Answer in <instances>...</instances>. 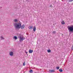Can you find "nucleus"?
Instances as JSON below:
<instances>
[{
	"label": "nucleus",
	"instance_id": "423d86ee",
	"mask_svg": "<svg viewBox=\"0 0 73 73\" xmlns=\"http://www.w3.org/2000/svg\"><path fill=\"white\" fill-rule=\"evenodd\" d=\"M9 54L10 56H13V52H9Z\"/></svg>",
	"mask_w": 73,
	"mask_h": 73
},
{
	"label": "nucleus",
	"instance_id": "f03ea898",
	"mask_svg": "<svg viewBox=\"0 0 73 73\" xmlns=\"http://www.w3.org/2000/svg\"><path fill=\"white\" fill-rule=\"evenodd\" d=\"M25 27V26H24V25L23 24L21 26V23L20 22L19 23V29H20V28H21V29H24Z\"/></svg>",
	"mask_w": 73,
	"mask_h": 73
},
{
	"label": "nucleus",
	"instance_id": "6e6552de",
	"mask_svg": "<svg viewBox=\"0 0 73 73\" xmlns=\"http://www.w3.org/2000/svg\"><path fill=\"white\" fill-rule=\"evenodd\" d=\"M36 28L35 26H34L33 28V31L34 32H35V31H36Z\"/></svg>",
	"mask_w": 73,
	"mask_h": 73
},
{
	"label": "nucleus",
	"instance_id": "5701e85b",
	"mask_svg": "<svg viewBox=\"0 0 73 73\" xmlns=\"http://www.w3.org/2000/svg\"><path fill=\"white\" fill-rule=\"evenodd\" d=\"M26 54H27V53H28L27 52H26Z\"/></svg>",
	"mask_w": 73,
	"mask_h": 73
},
{
	"label": "nucleus",
	"instance_id": "f257e3e1",
	"mask_svg": "<svg viewBox=\"0 0 73 73\" xmlns=\"http://www.w3.org/2000/svg\"><path fill=\"white\" fill-rule=\"evenodd\" d=\"M67 28L69 32H71L73 33V25H71L68 26Z\"/></svg>",
	"mask_w": 73,
	"mask_h": 73
},
{
	"label": "nucleus",
	"instance_id": "a211bd4d",
	"mask_svg": "<svg viewBox=\"0 0 73 73\" xmlns=\"http://www.w3.org/2000/svg\"><path fill=\"white\" fill-rule=\"evenodd\" d=\"M68 1L69 2H72V1H73V0H68Z\"/></svg>",
	"mask_w": 73,
	"mask_h": 73
},
{
	"label": "nucleus",
	"instance_id": "ddd939ff",
	"mask_svg": "<svg viewBox=\"0 0 73 73\" xmlns=\"http://www.w3.org/2000/svg\"><path fill=\"white\" fill-rule=\"evenodd\" d=\"M62 24H65V23L64 22V21H62Z\"/></svg>",
	"mask_w": 73,
	"mask_h": 73
},
{
	"label": "nucleus",
	"instance_id": "4be33fe9",
	"mask_svg": "<svg viewBox=\"0 0 73 73\" xmlns=\"http://www.w3.org/2000/svg\"><path fill=\"white\" fill-rule=\"evenodd\" d=\"M71 49L72 50H73V46H72V48H71Z\"/></svg>",
	"mask_w": 73,
	"mask_h": 73
},
{
	"label": "nucleus",
	"instance_id": "6ab92c4d",
	"mask_svg": "<svg viewBox=\"0 0 73 73\" xmlns=\"http://www.w3.org/2000/svg\"><path fill=\"white\" fill-rule=\"evenodd\" d=\"M56 68L57 69H59L60 68V67H56Z\"/></svg>",
	"mask_w": 73,
	"mask_h": 73
},
{
	"label": "nucleus",
	"instance_id": "2eb2a0df",
	"mask_svg": "<svg viewBox=\"0 0 73 73\" xmlns=\"http://www.w3.org/2000/svg\"><path fill=\"white\" fill-rule=\"evenodd\" d=\"M29 72L30 73H32V72H33V70H30Z\"/></svg>",
	"mask_w": 73,
	"mask_h": 73
},
{
	"label": "nucleus",
	"instance_id": "9d476101",
	"mask_svg": "<svg viewBox=\"0 0 73 73\" xmlns=\"http://www.w3.org/2000/svg\"><path fill=\"white\" fill-rule=\"evenodd\" d=\"M13 21L14 22H15L16 23H17V21H18V20H17L16 19H14Z\"/></svg>",
	"mask_w": 73,
	"mask_h": 73
},
{
	"label": "nucleus",
	"instance_id": "f8f14e48",
	"mask_svg": "<svg viewBox=\"0 0 73 73\" xmlns=\"http://www.w3.org/2000/svg\"><path fill=\"white\" fill-rule=\"evenodd\" d=\"M47 52H48V53H50V52H51V50H48Z\"/></svg>",
	"mask_w": 73,
	"mask_h": 73
},
{
	"label": "nucleus",
	"instance_id": "1a4fd4ad",
	"mask_svg": "<svg viewBox=\"0 0 73 73\" xmlns=\"http://www.w3.org/2000/svg\"><path fill=\"white\" fill-rule=\"evenodd\" d=\"M18 38L16 36H14L13 37V39H14V40H17V39Z\"/></svg>",
	"mask_w": 73,
	"mask_h": 73
},
{
	"label": "nucleus",
	"instance_id": "aec40b11",
	"mask_svg": "<svg viewBox=\"0 0 73 73\" xmlns=\"http://www.w3.org/2000/svg\"><path fill=\"white\" fill-rule=\"evenodd\" d=\"M52 33H53V34H55V33H56V31H53L52 32Z\"/></svg>",
	"mask_w": 73,
	"mask_h": 73
},
{
	"label": "nucleus",
	"instance_id": "412c9836",
	"mask_svg": "<svg viewBox=\"0 0 73 73\" xmlns=\"http://www.w3.org/2000/svg\"><path fill=\"white\" fill-rule=\"evenodd\" d=\"M50 7H51L52 8V5H50Z\"/></svg>",
	"mask_w": 73,
	"mask_h": 73
},
{
	"label": "nucleus",
	"instance_id": "0eeeda50",
	"mask_svg": "<svg viewBox=\"0 0 73 73\" xmlns=\"http://www.w3.org/2000/svg\"><path fill=\"white\" fill-rule=\"evenodd\" d=\"M29 29H31H31H33V26H30L29 27Z\"/></svg>",
	"mask_w": 73,
	"mask_h": 73
},
{
	"label": "nucleus",
	"instance_id": "9b49d317",
	"mask_svg": "<svg viewBox=\"0 0 73 73\" xmlns=\"http://www.w3.org/2000/svg\"><path fill=\"white\" fill-rule=\"evenodd\" d=\"M33 52V50H29V52L30 53H32V52Z\"/></svg>",
	"mask_w": 73,
	"mask_h": 73
},
{
	"label": "nucleus",
	"instance_id": "20e7f679",
	"mask_svg": "<svg viewBox=\"0 0 73 73\" xmlns=\"http://www.w3.org/2000/svg\"><path fill=\"white\" fill-rule=\"evenodd\" d=\"M14 26L16 29H18L19 28V23H15L14 25Z\"/></svg>",
	"mask_w": 73,
	"mask_h": 73
},
{
	"label": "nucleus",
	"instance_id": "f3484780",
	"mask_svg": "<svg viewBox=\"0 0 73 73\" xmlns=\"http://www.w3.org/2000/svg\"><path fill=\"white\" fill-rule=\"evenodd\" d=\"M23 66H25V62L23 64Z\"/></svg>",
	"mask_w": 73,
	"mask_h": 73
},
{
	"label": "nucleus",
	"instance_id": "39448f33",
	"mask_svg": "<svg viewBox=\"0 0 73 73\" xmlns=\"http://www.w3.org/2000/svg\"><path fill=\"white\" fill-rule=\"evenodd\" d=\"M54 72H55V70H49V73H53Z\"/></svg>",
	"mask_w": 73,
	"mask_h": 73
},
{
	"label": "nucleus",
	"instance_id": "4468645a",
	"mask_svg": "<svg viewBox=\"0 0 73 73\" xmlns=\"http://www.w3.org/2000/svg\"><path fill=\"white\" fill-rule=\"evenodd\" d=\"M59 71L60 72H62V69H59Z\"/></svg>",
	"mask_w": 73,
	"mask_h": 73
},
{
	"label": "nucleus",
	"instance_id": "dca6fc26",
	"mask_svg": "<svg viewBox=\"0 0 73 73\" xmlns=\"http://www.w3.org/2000/svg\"><path fill=\"white\" fill-rule=\"evenodd\" d=\"M1 40H4V38H3L2 36L1 37Z\"/></svg>",
	"mask_w": 73,
	"mask_h": 73
},
{
	"label": "nucleus",
	"instance_id": "7ed1b4c3",
	"mask_svg": "<svg viewBox=\"0 0 73 73\" xmlns=\"http://www.w3.org/2000/svg\"><path fill=\"white\" fill-rule=\"evenodd\" d=\"M19 38L20 39L19 41L20 42H22L23 40L25 39V38L23 36H20Z\"/></svg>",
	"mask_w": 73,
	"mask_h": 73
}]
</instances>
